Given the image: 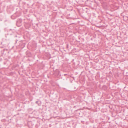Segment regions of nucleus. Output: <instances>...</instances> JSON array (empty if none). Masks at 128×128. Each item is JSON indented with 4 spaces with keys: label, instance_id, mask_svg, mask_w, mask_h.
I'll return each instance as SVG.
<instances>
[{
    "label": "nucleus",
    "instance_id": "6",
    "mask_svg": "<svg viewBox=\"0 0 128 128\" xmlns=\"http://www.w3.org/2000/svg\"><path fill=\"white\" fill-rule=\"evenodd\" d=\"M66 74H64V76H66Z\"/></svg>",
    "mask_w": 128,
    "mask_h": 128
},
{
    "label": "nucleus",
    "instance_id": "3",
    "mask_svg": "<svg viewBox=\"0 0 128 128\" xmlns=\"http://www.w3.org/2000/svg\"><path fill=\"white\" fill-rule=\"evenodd\" d=\"M12 30L11 29H10L9 30V31L10 32H12Z\"/></svg>",
    "mask_w": 128,
    "mask_h": 128
},
{
    "label": "nucleus",
    "instance_id": "4",
    "mask_svg": "<svg viewBox=\"0 0 128 128\" xmlns=\"http://www.w3.org/2000/svg\"><path fill=\"white\" fill-rule=\"evenodd\" d=\"M18 41V40H16V42H17Z\"/></svg>",
    "mask_w": 128,
    "mask_h": 128
},
{
    "label": "nucleus",
    "instance_id": "1",
    "mask_svg": "<svg viewBox=\"0 0 128 128\" xmlns=\"http://www.w3.org/2000/svg\"><path fill=\"white\" fill-rule=\"evenodd\" d=\"M22 20L21 19H18L16 22V25L20 27L22 24Z\"/></svg>",
    "mask_w": 128,
    "mask_h": 128
},
{
    "label": "nucleus",
    "instance_id": "7",
    "mask_svg": "<svg viewBox=\"0 0 128 128\" xmlns=\"http://www.w3.org/2000/svg\"><path fill=\"white\" fill-rule=\"evenodd\" d=\"M10 34V35H11V34Z\"/></svg>",
    "mask_w": 128,
    "mask_h": 128
},
{
    "label": "nucleus",
    "instance_id": "2",
    "mask_svg": "<svg viewBox=\"0 0 128 128\" xmlns=\"http://www.w3.org/2000/svg\"><path fill=\"white\" fill-rule=\"evenodd\" d=\"M36 103L38 104L39 106H40L41 105V102L40 101H37L36 102Z\"/></svg>",
    "mask_w": 128,
    "mask_h": 128
},
{
    "label": "nucleus",
    "instance_id": "5",
    "mask_svg": "<svg viewBox=\"0 0 128 128\" xmlns=\"http://www.w3.org/2000/svg\"><path fill=\"white\" fill-rule=\"evenodd\" d=\"M60 73V72H58V74H59Z\"/></svg>",
    "mask_w": 128,
    "mask_h": 128
}]
</instances>
